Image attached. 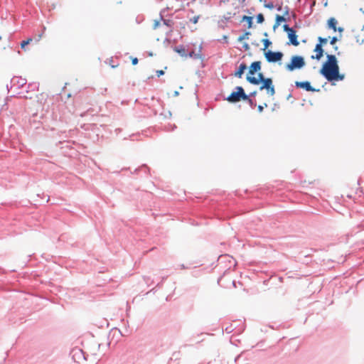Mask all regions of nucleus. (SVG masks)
<instances>
[{
	"label": "nucleus",
	"instance_id": "f257e3e1",
	"mask_svg": "<svg viewBox=\"0 0 364 364\" xmlns=\"http://www.w3.org/2000/svg\"><path fill=\"white\" fill-rule=\"evenodd\" d=\"M320 73L328 81L343 80L344 75L339 73V67L337 59L333 55H327V60L321 69Z\"/></svg>",
	"mask_w": 364,
	"mask_h": 364
},
{
	"label": "nucleus",
	"instance_id": "f03ea898",
	"mask_svg": "<svg viewBox=\"0 0 364 364\" xmlns=\"http://www.w3.org/2000/svg\"><path fill=\"white\" fill-rule=\"evenodd\" d=\"M305 65V61L303 57L300 55H293L290 62L285 65V68L289 71H294L296 69H301Z\"/></svg>",
	"mask_w": 364,
	"mask_h": 364
},
{
	"label": "nucleus",
	"instance_id": "7ed1b4c3",
	"mask_svg": "<svg viewBox=\"0 0 364 364\" xmlns=\"http://www.w3.org/2000/svg\"><path fill=\"white\" fill-rule=\"evenodd\" d=\"M236 90L237 91H235V92H232L227 97L226 100L229 102L235 103V102L240 101L241 100H247V95L245 94L244 89L242 87L237 86L236 87Z\"/></svg>",
	"mask_w": 364,
	"mask_h": 364
},
{
	"label": "nucleus",
	"instance_id": "20e7f679",
	"mask_svg": "<svg viewBox=\"0 0 364 364\" xmlns=\"http://www.w3.org/2000/svg\"><path fill=\"white\" fill-rule=\"evenodd\" d=\"M259 90H266L267 94L269 97H272L275 95V88L271 78H266L262 85L259 87Z\"/></svg>",
	"mask_w": 364,
	"mask_h": 364
},
{
	"label": "nucleus",
	"instance_id": "39448f33",
	"mask_svg": "<svg viewBox=\"0 0 364 364\" xmlns=\"http://www.w3.org/2000/svg\"><path fill=\"white\" fill-rule=\"evenodd\" d=\"M283 53L282 52H272L267 50L264 53V56L267 60L269 63H276L280 61L283 58Z\"/></svg>",
	"mask_w": 364,
	"mask_h": 364
},
{
	"label": "nucleus",
	"instance_id": "423d86ee",
	"mask_svg": "<svg viewBox=\"0 0 364 364\" xmlns=\"http://www.w3.org/2000/svg\"><path fill=\"white\" fill-rule=\"evenodd\" d=\"M246 79L250 83H251L252 85H258L260 82H263V81L266 78L264 77V75L262 73H258L257 77H255L254 76L247 75Z\"/></svg>",
	"mask_w": 364,
	"mask_h": 364
},
{
	"label": "nucleus",
	"instance_id": "0eeeda50",
	"mask_svg": "<svg viewBox=\"0 0 364 364\" xmlns=\"http://www.w3.org/2000/svg\"><path fill=\"white\" fill-rule=\"evenodd\" d=\"M260 70H261V62L260 61H255L250 66L248 75L252 76L257 72L260 71Z\"/></svg>",
	"mask_w": 364,
	"mask_h": 364
},
{
	"label": "nucleus",
	"instance_id": "6e6552de",
	"mask_svg": "<svg viewBox=\"0 0 364 364\" xmlns=\"http://www.w3.org/2000/svg\"><path fill=\"white\" fill-rule=\"evenodd\" d=\"M297 87L305 89L306 91L314 92L316 90L313 88L309 82H296L295 83Z\"/></svg>",
	"mask_w": 364,
	"mask_h": 364
},
{
	"label": "nucleus",
	"instance_id": "1a4fd4ad",
	"mask_svg": "<svg viewBox=\"0 0 364 364\" xmlns=\"http://www.w3.org/2000/svg\"><path fill=\"white\" fill-rule=\"evenodd\" d=\"M288 38L289 39V43L294 46H297L299 45V41H297V36L296 34V31L292 29L288 33Z\"/></svg>",
	"mask_w": 364,
	"mask_h": 364
},
{
	"label": "nucleus",
	"instance_id": "9d476101",
	"mask_svg": "<svg viewBox=\"0 0 364 364\" xmlns=\"http://www.w3.org/2000/svg\"><path fill=\"white\" fill-rule=\"evenodd\" d=\"M314 52L316 53V55H313L311 58H316V60H320L323 55V50L321 44H316L314 48Z\"/></svg>",
	"mask_w": 364,
	"mask_h": 364
},
{
	"label": "nucleus",
	"instance_id": "9b49d317",
	"mask_svg": "<svg viewBox=\"0 0 364 364\" xmlns=\"http://www.w3.org/2000/svg\"><path fill=\"white\" fill-rule=\"evenodd\" d=\"M247 66L245 63H242L240 65L237 70L235 73V76H236L238 78H241L242 75H243L244 72L247 69Z\"/></svg>",
	"mask_w": 364,
	"mask_h": 364
},
{
	"label": "nucleus",
	"instance_id": "f8f14e48",
	"mask_svg": "<svg viewBox=\"0 0 364 364\" xmlns=\"http://www.w3.org/2000/svg\"><path fill=\"white\" fill-rule=\"evenodd\" d=\"M337 23H338L337 20L335 18L332 17L328 20V28L333 29V31H337V28H336Z\"/></svg>",
	"mask_w": 364,
	"mask_h": 364
},
{
	"label": "nucleus",
	"instance_id": "ddd939ff",
	"mask_svg": "<svg viewBox=\"0 0 364 364\" xmlns=\"http://www.w3.org/2000/svg\"><path fill=\"white\" fill-rule=\"evenodd\" d=\"M242 21H245L247 23L249 28L252 26V17L244 16L242 17Z\"/></svg>",
	"mask_w": 364,
	"mask_h": 364
},
{
	"label": "nucleus",
	"instance_id": "4468645a",
	"mask_svg": "<svg viewBox=\"0 0 364 364\" xmlns=\"http://www.w3.org/2000/svg\"><path fill=\"white\" fill-rule=\"evenodd\" d=\"M32 41V38H28L27 40L22 41L21 43V48L25 49L26 46L28 45Z\"/></svg>",
	"mask_w": 364,
	"mask_h": 364
},
{
	"label": "nucleus",
	"instance_id": "2eb2a0df",
	"mask_svg": "<svg viewBox=\"0 0 364 364\" xmlns=\"http://www.w3.org/2000/svg\"><path fill=\"white\" fill-rule=\"evenodd\" d=\"M175 51H176L177 53H180L182 56H184L186 55V50L183 47H181V48H178L176 47L175 48Z\"/></svg>",
	"mask_w": 364,
	"mask_h": 364
},
{
	"label": "nucleus",
	"instance_id": "dca6fc26",
	"mask_svg": "<svg viewBox=\"0 0 364 364\" xmlns=\"http://www.w3.org/2000/svg\"><path fill=\"white\" fill-rule=\"evenodd\" d=\"M318 41H319V43L318 44H321V47H322L323 45L327 43L328 38H322V37H318Z\"/></svg>",
	"mask_w": 364,
	"mask_h": 364
},
{
	"label": "nucleus",
	"instance_id": "f3484780",
	"mask_svg": "<svg viewBox=\"0 0 364 364\" xmlns=\"http://www.w3.org/2000/svg\"><path fill=\"white\" fill-rule=\"evenodd\" d=\"M264 21V18L263 14H259L257 16V22L258 23H263Z\"/></svg>",
	"mask_w": 364,
	"mask_h": 364
},
{
	"label": "nucleus",
	"instance_id": "a211bd4d",
	"mask_svg": "<svg viewBox=\"0 0 364 364\" xmlns=\"http://www.w3.org/2000/svg\"><path fill=\"white\" fill-rule=\"evenodd\" d=\"M276 21H277V23H280L281 22H283V21H285L286 19L284 16H279V15H277L276 16Z\"/></svg>",
	"mask_w": 364,
	"mask_h": 364
},
{
	"label": "nucleus",
	"instance_id": "6ab92c4d",
	"mask_svg": "<svg viewBox=\"0 0 364 364\" xmlns=\"http://www.w3.org/2000/svg\"><path fill=\"white\" fill-rule=\"evenodd\" d=\"M262 41L264 46V50H266L272 43L268 39H263Z\"/></svg>",
	"mask_w": 364,
	"mask_h": 364
},
{
	"label": "nucleus",
	"instance_id": "aec40b11",
	"mask_svg": "<svg viewBox=\"0 0 364 364\" xmlns=\"http://www.w3.org/2000/svg\"><path fill=\"white\" fill-rule=\"evenodd\" d=\"M250 35V33L249 32H247L245 33V34H243L242 36H240L239 38H238V41H242V40L244 39H247L248 38V36Z\"/></svg>",
	"mask_w": 364,
	"mask_h": 364
},
{
	"label": "nucleus",
	"instance_id": "412c9836",
	"mask_svg": "<svg viewBox=\"0 0 364 364\" xmlns=\"http://www.w3.org/2000/svg\"><path fill=\"white\" fill-rule=\"evenodd\" d=\"M245 101H247L249 105L251 106V107H253L255 105V102H253V100L252 99H250L249 97V96H247V100H244Z\"/></svg>",
	"mask_w": 364,
	"mask_h": 364
},
{
	"label": "nucleus",
	"instance_id": "4be33fe9",
	"mask_svg": "<svg viewBox=\"0 0 364 364\" xmlns=\"http://www.w3.org/2000/svg\"><path fill=\"white\" fill-rule=\"evenodd\" d=\"M264 6L269 9H272L274 7V4L272 2H269L267 4H265Z\"/></svg>",
	"mask_w": 364,
	"mask_h": 364
},
{
	"label": "nucleus",
	"instance_id": "5701e85b",
	"mask_svg": "<svg viewBox=\"0 0 364 364\" xmlns=\"http://www.w3.org/2000/svg\"><path fill=\"white\" fill-rule=\"evenodd\" d=\"M283 28L287 33L293 29L292 28L289 27L287 24L283 26Z\"/></svg>",
	"mask_w": 364,
	"mask_h": 364
},
{
	"label": "nucleus",
	"instance_id": "b1692460",
	"mask_svg": "<svg viewBox=\"0 0 364 364\" xmlns=\"http://www.w3.org/2000/svg\"><path fill=\"white\" fill-rule=\"evenodd\" d=\"M164 74V70H159L156 71V75L158 77H160L161 75H163Z\"/></svg>",
	"mask_w": 364,
	"mask_h": 364
},
{
	"label": "nucleus",
	"instance_id": "393cba45",
	"mask_svg": "<svg viewBox=\"0 0 364 364\" xmlns=\"http://www.w3.org/2000/svg\"><path fill=\"white\" fill-rule=\"evenodd\" d=\"M337 41V38L336 37H333L331 39V45H334L336 43V42Z\"/></svg>",
	"mask_w": 364,
	"mask_h": 364
},
{
	"label": "nucleus",
	"instance_id": "a878e982",
	"mask_svg": "<svg viewBox=\"0 0 364 364\" xmlns=\"http://www.w3.org/2000/svg\"><path fill=\"white\" fill-rule=\"evenodd\" d=\"M198 18L199 17L198 16H195L193 17L192 19H191V21L193 23H196L198 21Z\"/></svg>",
	"mask_w": 364,
	"mask_h": 364
},
{
	"label": "nucleus",
	"instance_id": "bb28decb",
	"mask_svg": "<svg viewBox=\"0 0 364 364\" xmlns=\"http://www.w3.org/2000/svg\"><path fill=\"white\" fill-rule=\"evenodd\" d=\"M132 63L133 65H136L138 63V59L136 58H134L132 60Z\"/></svg>",
	"mask_w": 364,
	"mask_h": 364
},
{
	"label": "nucleus",
	"instance_id": "cd10ccee",
	"mask_svg": "<svg viewBox=\"0 0 364 364\" xmlns=\"http://www.w3.org/2000/svg\"><path fill=\"white\" fill-rule=\"evenodd\" d=\"M263 109H264V107H263L262 105H259L258 106V110H259V112H262L263 111Z\"/></svg>",
	"mask_w": 364,
	"mask_h": 364
},
{
	"label": "nucleus",
	"instance_id": "c85d7f7f",
	"mask_svg": "<svg viewBox=\"0 0 364 364\" xmlns=\"http://www.w3.org/2000/svg\"><path fill=\"white\" fill-rule=\"evenodd\" d=\"M159 22H155L154 23V28H156L158 26H159Z\"/></svg>",
	"mask_w": 364,
	"mask_h": 364
},
{
	"label": "nucleus",
	"instance_id": "c756f323",
	"mask_svg": "<svg viewBox=\"0 0 364 364\" xmlns=\"http://www.w3.org/2000/svg\"><path fill=\"white\" fill-rule=\"evenodd\" d=\"M256 95V92H253L250 93V96H255Z\"/></svg>",
	"mask_w": 364,
	"mask_h": 364
},
{
	"label": "nucleus",
	"instance_id": "7c9ffc66",
	"mask_svg": "<svg viewBox=\"0 0 364 364\" xmlns=\"http://www.w3.org/2000/svg\"><path fill=\"white\" fill-rule=\"evenodd\" d=\"M338 30V31H342L343 28H339Z\"/></svg>",
	"mask_w": 364,
	"mask_h": 364
},
{
	"label": "nucleus",
	"instance_id": "2f4dec72",
	"mask_svg": "<svg viewBox=\"0 0 364 364\" xmlns=\"http://www.w3.org/2000/svg\"><path fill=\"white\" fill-rule=\"evenodd\" d=\"M264 107H267V103H264Z\"/></svg>",
	"mask_w": 364,
	"mask_h": 364
}]
</instances>
